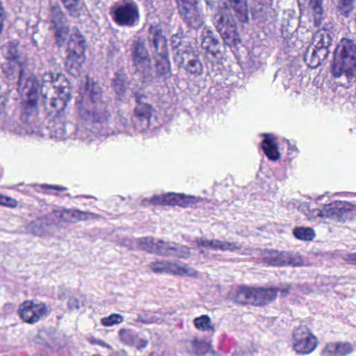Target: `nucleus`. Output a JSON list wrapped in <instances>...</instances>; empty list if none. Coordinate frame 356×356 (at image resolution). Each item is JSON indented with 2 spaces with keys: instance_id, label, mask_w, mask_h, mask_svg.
Segmentation results:
<instances>
[{
  "instance_id": "f257e3e1",
  "label": "nucleus",
  "mask_w": 356,
  "mask_h": 356,
  "mask_svg": "<svg viewBox=\"0 0 356 356\" xmlns=\"http://www.w3.org/2000/svg\"><path fill=\"white\" fill-rule=\"evenodd\" d=\"M79 94L76 103L79 117L95 124V129L99 130V126L106 124L110 118L108 105L102 99L101 87L87 79Z\"/></svg>"
},
{
  "instance_id": "f03ea898",
  "label": "nucleus",
  "mask_w": 356,
  "mask_h": 356,
  "mask_svg": "<svg viewBox=\"0 0 356 356\" xmlns=\"http://www.w3.org/2000/svg\"><path fill=\"white\" fill-rule=\"evenodd\" d=\"M335 78L345 75L348 83L356 80V44L351 40L343 38L335 49L332 65Z\"/></svg>"
},
{
  "instance_id": "7ed1b4c3",
  "label": "nucleus",
  "mask_w": 356,
  "mask_h": 356,
  "mask_svg": "<svg viewBox=\"0 0 356 356\" xmlns=\"http://www.w3.org/2000/svg\"><path fill=\"white\" fill-rule=\"evenodd\" d=\"M17 84L18 90L28 98L23 104V111L21 115V120L26 127L24 133L31 134L33 131L31 124L35 122V116L38 114L40 84L34 76L24 78L22 70Z\"/></svg>"
},
{
  "instance_id": "20e7f679",
  "label": "nucleus",
  "mask_w": 356,
  "mask_h": 356,
  "mask_svg": "<svg viewBox=\"0 0 356 356\" xmlns=\"http://www.w3.org/2000/svg\"><path fill=\"white\" fill-rule=\"evenodd\" d=\"M113 22L120 26L134 27L140 21L139 6L133 0L115 3L110 11Z\"/></svg>"
},
{
  "instance_id": "39448f33",
  "label": "nucleus",
  "mask_w": 356,
  "mask_h": 356,
  "mask_svg": "<svg viewBox=\"0 0 356 356\" xmlns=\"http://www.w3.org/2000/svg\"><path fill=\"white\" fill-rule=\"evenodd\" d=\"M354 207L355 206L348 202L334 201L325 204L322 209L313 210L312 214L315 217L345 222L352 218Z\"/></svg>"
},
{
  "instance_id": "423d86ee",
  "label": "nucleus",
  "mask_w": 356,
  "mask_h": 356,
  "mask_svg": "<svg viewBox=\"0 0 356 356\" xmlns=\"http://www.w3.org/2000/svg\"><path fill=\"white\" fill-rule=\"evenodd\" d=\"M317 345V338L307 326L300 325L293 330L292 346L297 354H310L316 348Z\"/></svg>"
},
{
  "instance_id": "0eeeda50",
  "label": "nucleus",
  "mask_w": 356,
  "mask_h": 356,
  "mask_svg": "<svg viewBox=\"0 0 356 356\" xmlns=\"http://www.w3.org/2000/svg\"><path fill=\"white\" fill-rule=\"evenodd\" d=\"M175 60L179 67H183L190 75L197 77L203 74V65L191 47H187L186 49H179Z\"/></svg>"
},
{
  "instance_id": "6e6552de",
  "label": "nucleus",
  "mask_w": 356,
  "mask_h": 356,
  "mask_svg": "<svg viewBox=\"0 0 356 356\" xmlns=\"http://www.w3.org/2000/svg\"><path fill=\"white\" fill-rule=\"evenodd\" d=\"M136 106L134 109L133 122L136 129L143 132L150 126V118L154 111L153 106L148 102L147 97L140 93L136 94Z\"/></svg>"
},
{
  "instance_id": "1a4fd4ad",
  "label": "nucleus",
  "mask_w": 356,
  "mask_h": 356,
  "mask_svg": "<svg viewBox=\"0 0 356 356\" xmlns=\"http://www.w3.org/2000/svg\"><path fill=\"white\" fill-rule=\"evenodd\" d=\"M155 273H169L175 275L196 277L197 272L187 264L179 265L168 260L156 261L149 264Z\"/></svg>"
},
{
  "instance_id": "9d476101",
  "label": "nucleus",
  "mask_w": 356,
  "mask_h": 356,
  "mask_svg": "<svg viewBox=\"0 0 356 356\" xmlns=\"http://www.w3.org/2000/svg\"><path fill=\"white\" fill-rule=\"evenodd\" d=\"M200 198L195 196H186L181 193H168L163 196L154 195L149 200H144L143 204L147 205H178L182 207H191L198 202Z\"/></svg>"
},
{
  "instance_id": "9b49d317",
  "label": "nucleus",
  "mask_w": 356,
  "mask_h": 356,
  "mask_svg": "<svg viewBox=\"0 0 356 356\" xmlns=\"http://www.w3.org/2000/svg\"><path fill=\"white\" fill-rule=\"evenodd\" d=\"M131 58L133 65L137 72L149 74L152 70L150 55L141 40H135L132 44Z\"/></svg>"
},
{
  "instance_id": "f8f14e48",
  "label": "nucleus",
  "mask_w": 356,
  "mask_h": 356,
  "mask_svg": "<svg viewBox=\"0 0 356 356\" xmlns=\"http://www.w3.org/2000/svg\"><path fill=\"white\" fill-rule=\"evenodd\" d=\"M262 258L266 264L273 266L286 265L299 266L302 264L301 258L298 254L273 250H264L262 253Z\"/></svg>"
},
{
  "instance_id": "ddd939ff",
  "label": "nucleus",
  "mask_w": 356,
  "mask_h": 356,
  "mask_svg": "<svg viewBox=\"0 0 356 356\" xmlns=\"http://www.w3.org/2000/svg\"><path fill=\"white\" fill-rule=\"evenodd\" d=\"M225 43L228 46L236 45L239 42L236 22L232 15H222L216 24Z\"/></svg>"
},
{
  "instance_id": "4468645a",
  "label": "nucleus",
  "mask_w": 356,
  "mask_h": 356,
  "mask_svg": "<svg viewBox=\"0 0 356 356\" xmlns=\"http://www.w3.org/2000/svg\"><path fill=\"white\" fill-rule=\"evenodd\" d=\"M18 313L24 321L33 324L39 321L42 316H46L48 309L43 302L34 304L32 301L26 300L19 305Z\"/></svg>"
},
{
  "instance_id": "2eb2a0df",
  "label": "nucleus",
  "mask_w": 356,
  "mask_h": 356,
  "mask_svg": "<svg viewBox=\"0 0 356 356\" xmlns=\"http://www.w3.org/2000/svg\"><path fill=\"white\" fill-rule=\"evenodd\" d=\"M201 46L206 50V59L211 60V64L218 58L220 54L219 40L214 35L213 32L207 27H204L201 33Z\"/></svg>"
},
{
  "instance_id": "dca6fc26",
  "label": "nucleus",
  "mask_w": 356,
  "mask_h": 356,
  "mask_svg": "<svg viewBox=\"0 0 356 356\" xmlns=\"http://www.w3.org/2000/svg\"><path fill=\"white\" fill-rule=\"evenodd\" d=\"M197 3H187L179 4V13L184 22L190 27L197 29L200 28L203 23V17L196 6Z\"/></svg>"
},
{
  "instance_id": "f3484780",
  "label": "nucleus",
  "mask_w": 356,
  "mask_h": 356,
  "mask_svg": "<svg viewBox=\"0 0 356 356\" xmlns=\"http://www.w3.org/2000/svg\"><path fill=\"white\" fill-rule=\"evenodd\" d=\"M195 242L197 247L208 248L213 251L234 252L241 248V245L238 243L216 238L209 240L204 238H197Z\"/></svg>"
},
{
  "instance_id": "a211bd4d",
  "label": "nucleus",
  "mask_w": 356,
  "mask_h": 356,
  "mask_svg": "<svg viewBox=\"0 0 356 356\" xmlns=\"http://www.w3.org/2000/svg\"><path fill=\"white\" fill-rule=\"evenodd\" d=\"M65 17L59 6L52 7L51 11V22L53 26L51 28L56 29L55 36L57 43L60 45V40H64L68 33V29L64 26Z\"/></svg>"
},
{
  "instance_id": "6ab92c4d",
  "label": "nucleus",
  "mask_w": 356,
  "mask_h": 356,
  "mask_svg": "<svg viewBox=\"0 0 356 356\" xmlns=\"http://www.w3.org/2000/svg\"><path fill=\"white\" fill-rule=\"evenodd\" d=\"M52 225H54V220L49 213L30 222L26 226V230L35 236H42Z\"/></svg>"
},
{
  "instance_id": "aec40b11",
  "label": "nucleus",
  "mask_w": 356,
  "mask_h": 356,
  "mask_svg": "<svg viewBox=\"0 0 356 356\" xmlns=\"http://www.w3.org/2000/svg\"><path fill=\"white\" fill-rule=\"evenodd\" d=\"M150 46L155 49L156 56L168 54L167 40L161 30H152L149 35Z\"/></svg>"
},
{
  "instance_id": "412c9836",
  "label": "nucleus",
  "mask_w": 356,
  "mask_h": 356,
  "mask_svg": "<svg viewBox=\"0 0 356 356\" xmlns=\"http://www.w3.org/2000/svg\"><path fill=\"white\" fill-rule=\"evenodd\" d=\"M261 147L266 156L272 161H277L280 159V153L277 150V143L275 137L271 134H265L264 139L261 143Z\"/></svg>"
},
{
  "instance_id": "4be33fe9",
  "label": "nucleus",
  "mask_w": 356,
  "mask_h": 356,
  "mask_svg": "<svg viewBox=\"0 0 356 356\" xmlns=\"http://www.w3.org/2000/svg\"><path fill=\"white\" fill-rule=\"evenodd\" d=\"M85 62L84 52L69 51L66 65L74 75L79 74L83 63Z\"/></svg>"
},
{
  "instance_id": "5701e85b",
  "label": "nucleus",
  "mask_w": 356,
  "mask_h": 356,
  "mask_svg": "<svg viewBox=\"0 0 356 356\" xmlns=\"http://www.w3.org/2000/svg\"><path fill=\"white\" fill-rule=\"evenodd\" d=\"M277 291L275 288L254 289L255 305L266 304L276 298Z\"/></svg>"
},
{
  "instance_id": "b1692460",
  "label": "nucleus",
  "mask_w": 356,
  "mask_h": 356,
  "mask_svg": "<svg viewBox=\"0 0 356 356\" xmlns=\"http://www.w3.org/2000/svg\"><path fill=\"white\" fill-rule=\"evenodd\" d=\"M193 324L197 330L207 332L209 334L213 335L216 332V327L211 318L207 314L195 318Z\"/></svg>"
},
{
  "instance_id": "393cba45",
  "label": "nucleus",
  "mask_w": 356,
  "mask_h": 356,
  "mask_svg": "<svg viewBox=\"0 0 356 356\" xmlns=\"http://www.w3.org/2000/svg\"><path fill=\"white\" fill-rule=\"evenodd\" d=\"M86 47V41L84 36L79 30H73L70 35V40L68 43V50L84 52Z\"/></svg>"
},
{
  "instance_id": "a878e982",
  "label": "nucleus",
  "mask_w": 356,
  "mask_h": 356,
  "mask_svg": "<svg viewBox=\"0 0 356 356\" xmlns=\"http://www.w3.org/2000/svg\"><path fill=\"white\" fill-rule=\"evenodd\" d=\"M229 6L234 10L239 21L248 22L249 17L247 0H229Z\"/></svg>"
},
{
  "instance_id": "bb28decb",
  "label": "nucleus",
  "mask_w": 356,
  "mask_h": 356,
  "mask_svg": "<svg viewBox=\"0 0 356 356\" xmlns=\"http://www.w3.org/2000/svg\"><path fill=\"white\" fill-rule=\"evenodd\" d=\"M235 300L240 304L255 305L254 289L240 287L236 291Z\"/></svg>"
},
{
  "instance_id": "cd10ccee",
  "label": "nucleus",
  "mask_w": 356,
  "mask_h": 356,
  "mask_svg": "<svg viewBox=\"0 0 356 356\" xmlns=\"http://www.w3.org/2000/svg\"><path fill=\"white\" fill-rule=\"evenodd\" d=\"M186 347L188 353L195 355H204L209 351L210 346L202 340L195 339L187 341L186 342Z\"/></svg>"
},
{
  "instance_id": "c85d7f7f",
  "label": "nucleus",
  "mask_w": 356,
  "mask_h": 356,
  "mask_svg": "<svg viewBox=\"0 0 356 356\" xmlns=\"http://www.w3.org/2000/svg\"><path fill=\"white\" fill-rule=\"evenodd\" d=\"M156 69L157 75L159 76H168L170 74V63L168 59V54L155 56Z\"/></svg>"
},
{
  "instance_id": "c756f323",
  "label": "nucleus",
  "mask_w": 356,
  "mask_h": 356,
  "mask_svg": "<svg viewBox=\"0 0 356 356\" xmlns=\"http://www.w3.org/2000/svg\"><path fill=\"white\" fill-rule=\"evenodd\" d=\"M70 14L74 17H79L84 11V3L81 0H61Z\"/></svg>"
},
{
  "instance_id": "7c9ffc66",
  "label": "nucleus",
  "mask_w": 356,
  "mask_h": 356,
  "mask_svg": "<svg viewBox=\"0 0 356 356\" xmlns=\"http://www.w3.org/2000/svg\"><path fill=\"white\" fill-rule=\"evenodd\" d=\"M313 44L316 48H328L331 44V38L326 31H318L313 36Z\"/></svg>"
},
{
  "instance_id": "2f4dec72",
  "label": "nucleus",
  "mask_w": 356,
  "mask_h": 356,
  "mask_svg": "<svg viewBox=\"0 0 356 356\" xmlns=\"http://www.w3.org/2000/svg\"><path fill=\"white\" fill-rule=\"evenodd\" d=\"M134 244L138 245V248L146 251L148 253L154 254L156 242L150 236L142 237L134 239Z\"/></svg>"
},
{
  "instance_id": "473e14b6",
  "label": "nucleus",
  "mask_w": 356,
  "mask_h": 356,
  "mask_svg": "<svg viewBox=\"0 0 356 356\" xmlns=\"http://www.w3.org/2000/svg\"><path fill=\"white\" fill-rule=\"evenodd\" d=\"M19 42L16 40L9 42L1 47L4 57L8 60H15L19 58L17 47Z\"/></svg>"
},
{
  "instance_id": "72a5a7b5",
  "label": "nucleus",
  "mask_w": 356,
  "mask_h": 356,
  "mask_svg": "<svg viewBox=\"0 0 356 356\" xmlns=\"http://www.w3.org/2000/svg\"><path fill=\"white\" fill-rule=\"evenodd\" d=\"M38 187L40 188H53L58 191H63L65 190V188L60 186H49V185H24V184H19L13 187V188H15L19 192L31 195L35 191H38Z\"/></svg>"
},
{
  "instance_id": "f704fd0d",
  "label": "nucleus",
  "mask_w": 356,
  "mask_h": 356,
  "mask_svg": "<svg viewBox=\"0 0 356 356\" xmlns=\"http://www.w3.org/2000/svg\"><path fill=\"white\" fill-rule=\"evenodd\" d=\"M174 243L163 240L157 241L154 254L164 257H172V250H175Z\"/></svg>"
},
{
  "instance_id": "c9c22d12",
  "label": "nucleus",
  "mask_w": 356,
  "mask_h": 356,
  "mask_svg": "<svg viewBox=\"0 0 356 356\" xmlns=\"http://www.w3.org/2000/svg\"><path fill=\"white\" fill-rule=\"evenodd\" d=\"M293 234L296 238L302 241H312L315 237V232L311 227H295Z\"/></svg>"
},
{
  "instance_id": "e433bc0d",
  "label": "nucleus",
  "mask_w": 356,
  "mask_h": 356,
  "mask_svg": "<svg viewBox=\"0 0 356 356\" xmlns=\"http://www.w3.org/2000/svg\"><path fill=\"white\" fill-rule=\"evenodd\" d=\"M138 334L131 329H121L119 331L120 341L124 343L133 346L136 343Z\"/></svg>"
},
{
  "instance_id": "4c0bfd02",
  "label": "nucleus",
  "mask_w": 356,
  "mask_h": 356,
  "mask_svg": "<svg viewBox=\"0 0 356 356\" xmlns=\"http://www.w3.org/2000/svg\"><path fill=\"white\" fill-rule=\"evenodd\" d=\"M309 6L314 11L315 24L319 26L322 21L323 9L322 8L323 0H309Z\"/></svg>"
},
{
  "instance_id": "58836bf2",
  "label": "nucleus",
  "mask_w": 356,
  "mask_h": 356,
  "mask_svg": "<svg viewBox=\"0 0 356 356\" xmlns=\"http://www.w3.org/2000/svg\"><path fill=\"white\" fill-rule=\"evenodd\" d=\"M54 220V225L62 222H70V209L54 210L50 213Z\"/></svg>"
},
{
  "instance_id": "ea45409f",
  "label": "nucleus",
  "mask_w": 356,
  "mask_h": 356,
  "mask_svg": "<svg viewBox=\"0 0 356 356\" xmlns=\"http://www.w3.org/2000/svg\"><path fill=\"white\" fill-rule=\"evenodd\" d=\"M124 321V316L120 314H112L101 319V323L105 327H111L120 324Z\"/></svg>"
},
{
  "instance_id": "a19ab883",
  "label": "nucleus",
  "mask_w": 356,
  "mask_h": 356,
  "mask_svg": "<svg viewBox=\"0 0 356 356\" xmlns=\"http://www.w3.org/2000/svg\"><path fill=\"white\" fill-rule=\"evenodd\" d=\"M175 250H172V257L181 259H188L191 255V248L185 245H178L174 243Z\"/></svg>"
},
{
  "instance_id": "79ce46f5",
  "label": "nucleus",
  "mask_w": 356,
  "mask_h": 356,
  "mask_svg": "<svg viewBox=\"0 0 356 356\" xmlns=\"http://www.w3.org/2000/svg\"><path fill=\"white\" fill-rule=\"evenodd\" d=\"M93 213L81 211L76 209H70V222H76L81 220H87L89 216H93Z\"/></svg>"
},
{
  "instance_id": "37998d69",
  "label": "nucleus",
  "mask_w": 356,
  "mask_h": 356,
  "mask_svg": "<svg viewBox=\"0 0 356 356\" xmlns=\"http://www.w3.org/2000/svg\"><path fill=\"white\" fill-rule=\"evenodd\" d=\"M338 8L341 15L348 17L353 9V0H340Z\"/></svg>"
},
{
  "instance_id": "c03bdc74",
  "label": "nucleus",
  "mask_w": 356,
  "mask_h": 356,
  "mask_svg": "<svg viewBox=\"0 0 356 356\" xmlns=\"http://www.w3.org/2000/svg\"><path fill=\"white\" fill-rule=\"evenodd\" d=\"M84 297L82 296H72L68 301V307L70 310H79L84 305Z\"/></svg>"
},
{
  "instance_id": "a18cd8bd",
  "label": "nucleus",
  "mask_w": 356,
  "mask_h": 356,
  "mask_svg": "<svg viewBox=\"0 0 356 356\" xmlns=\"http://www.w3.org/2000/svg\"><path fill=\"white\" fill-rule=\"evenodd\" d=\"M66 106V102L65 97H58L55 96L50 97V108L51 110L54 109L58 111V109H63Z\"/></svg>"
},
{
  "instance_id": "49530a36",
  "label": "nucleus",
  "mask_w": 356,
  "mask_h": 356,
  "mask_svg": "<svg viewBox=\"0 0 356 356\" xmlns=\"http://www.w3.org/2000/svg\"><path fill=\"white\" fill-rule=\"evenodd\" d=\"M335 343L337 344L339 356H346L352 353L353 350V347L350 343L337 342Z\"/></svg>"
},
{
  "instance_id": "de8ad7c7",
  "label": "nucleus",
  "mask_w": 356,
  "mask_h": 356,
  "mask_svg": "<svg viewBox=\"0 0 356 356\" xmlns=\"http://www.w3.org/2000/svg\"><path fill=\"white\" fill-rule=\"evenodd\" d=\"M0 205L14 209L18 206V202L11 197L0 194Z\"/></svg>"
},
{
  "instance_id": "09e8293b",
  "label": "nucleus",
  "mask_w": 356,
  "mask_h": 356,
  "mask_svg": "<svg viewBox=\"0 0 356 356\" xmlns=\"http://www.w3.org/2000/svg\"><path fill=\"white\" fill-rule=\"evenodd\" d=\"M296 30V28L291 24L289 19H284L281 29L282 35L284 38H288Z\"/></svg>"
},
{
  "instance_id": "8fccbe9b",
  "label": "nucleus",
  "mask_w": 356,
  "mask_h": 356,
  "mask_svg": "<svg viewBox=\"0 0 356 356\" xmlns=\"http://www.w3.org/2000/svg\"><path fill=\"white\" fill-rule=\"evenodd\" d=\"M64 76L60 73H54L51 71L44 73L42 80L44 83H54Z\"/></svg>"
},
{
  "instance_id": "3c124183",
  "label": "nucleus",
  "mask_w": 356,
  "mask_h": 356,
  "mask_svg": "<svg viewBox=\"0 0 356 356\" xmlns=\"http://www.w3.org/2000/svg\"><path fill=\"white\" fill-rule=\"evenodd\" d=\"M322 356H339L337 344L335 343L327 344L322 351Z\"/></svg>"
},
{
  "instance_id": "603ef678",
  "label": "nucleus",
  "mask_w": 356,
  "mask_h": 356,
  "mask_svg": "<svg viewBox=\"0 0 356 356\" xmlns=\"http://www.w3.org/2000/svg\"><path fill=\"white\" fill-rule=\"evenodd\" d=\"M117 120V124H118V133H128V120L127 118L122 117V116H118V118L116 119Z\"/></svg>"
},
{
  "instance_id": "864d4df0",
  "label": "nucleus",
  "mask_w": 356,
  "mask_h": 356,
  "mask_svg": "<svg viewBox=\"0 0 356 356\" xmlns=\"http://www.w3.org/2000/svg\"><path fill=\"white\" fill-rule=\"evenodd\" d=\"M49 93L45 92L44 91V86H42L41 94H39V100L40 103L44 106L46 110H49L50 112H54V111H51L50 108V97L48 96Z\"/></svg>"
},
{
  "instance_id": "5fc2aeb1",
  "label": "nucleus",
  "mask_w": 356,
  "mask_h": 356,
  "mask_svg": "<svg viewBox=\"0 0 356 356\" xmlns=\"http://www.w3.org/2000/svg\"><path fill=\"white\" fill-rule=\"evenodd\" d=\"M284 75L286 77V79L283 80V85L285 88H289L291 86V74L288 73L286 70H279L275 74V77H283Z\"/></svg>"
},
{
  "instance_id": "6e6d98bb",
  "label": "nucleus",
  "mask_w": 356,
  "mask_h": 356,
  "mask_svg": "<svg viewBox=\"0 0 356 356\" xmlns=\"http://www.w3.org/2000/svg\"><path fill=\"white\" fill-rule=\"evenodd\" d=\"M184 42V39L179 34H174L171 38V44L174 49H183L180 48Z\"/></svg>"
},
{
  "instance_id": "4d7b16f0",
  "label": "nucleus",
  "mask_w": 356,
  "mask_h": 356,
  "mask_svg": "<svg viewBox=\"0 0 356 356\" xmlns=\"http://www.w3.org/2000/svg\"><path fill=\"white\" fill-rule=\"evenodd\" d=\"M321 64V61L320 60V57L318 54H317L316 50L314 49L311 55L310 61L309 63V66L311 68H316Z\"/></svg>"
},
{
  "instance_id": "13d9d810",
  "label": "nucleus",
  "mask_w": 356,
  "mask_h": 356,
  "mask_svg": "<svg viewBox=\"0 0 356 356\" xmlns=\"http://www.w3.org/2000/svg\"><path fill=\"white\" fill-rule=\"evenodd\" d=\"M126 80V74L122 70H118L115 73V77L113 81V84L124 83Z\"/></svg>"
},
{
  "instance_id": "bf43d9fd",
  "label": "nucleus",
  "mask_w": 356,
  "mask_h": 356,
  "mask_svg": "<svg viewBox=\"0 0 356 356\" xmlns=\"http://www.w3.org/2000/svg\"><path fill=\"white\" fill-rule=\"evenodd\" d=\"M7 97L5 95H0V121L5 117L3 111L7 104ZM0 124H1V122H0Z\"/></svg>"
},
{
  "instance_id": "052dcab7",
  "label": "nucleus",
  "mask_w": 356,
  "mask_h": 356,
  "mask_svg": "<svg viewBox=\"0 0 356 356\" xmlns=\"http://www.w3.org/2000/svg\"><path fill=\"white\" fill-rule=\"evenodd\" d=\"M275 289L277 291V293L280 292L282 296L285 297L289 293L290 291L292 289V286L288 284H282L280 287Z\"/></svg>"
},
{
  "instance_id": "680f3d73",
  "label": "nucleus",
  "mask_w": 356,
  "mask_h": 356,
  "mask_svg": "<svg viewBox=\"0 0 356 356\" xmlns=\"http://www.w3.org/2000/svg\"><path fill=\"white\" fill-rule=\"evenodd\" d=\"M2 69L3 72L8 76L10 79H13V76L15 74V70L13 67H10V63L3 64Z\"/></svg>"
},
{
  "instance_id": "e2e57ef3",
  "label": "nucleus",
  "mask_w": 356,
  "mask_h": 356,
  "mask_svg": "<svg viewBox=\"0 0 356 356\" xmlns=\"http://www.w3.org/2000/svg\"><path fill=\"white\" fill-rule=\"evenodd\" d=\"M314 49L316 50L317 54H318L321 62L327 58L328 54H329L328 48H316V47H314Z\"/></svg>"
},
{
  "instance_id": "0e129e2a",
  "label": "nucleus",
  "mask_w": 356,
  "mask_h": 356,
  "mask_svg": "<svg viewBox=\"0 0 356 356\" xmlns=\"http://www.w3.org/2000/svg\"><path fill=\"white\" fill-rule=\"evenodd\" d=\"M343 259L350 264L356 265V252L344 254Z\"/></svg>"
},
{
  "instance_id": "69168bd1",
  "label": "nucleus",
  "mask_w": 356,
  "mask_h": 356,
  "mask_svg": "<svg viewBox=\"0 0 356 356\" xmlns=\"http://www.w3.org/2000/svg\"><path fill=\"white\" fill-rule=\"evenodd\" d=\"M138 321H140L144 323L149 324V323H158L160 321V319L158 318L157 317H156L155 316H152L150 317L144 318L142 316L139 315Z\"/></svg>"
},
{
  "instance_id": "338daca9",
  "label": "nucleus",
  "mask_w": 356,
  "mask_h": 356,
  "mask_svg": "<svg viewBox=\"0 0 356 356\" xmlns=\"http://www.w3.org/2000/svg\"><path fill=\"white\" fill-rule=\"evenodd\" d=\"M2 129H5V130H8L9 131L16 132L19 134H24V132H22L21 130H18L17 128L14 125V124H10V123L8 124H5L2 125Z\"/></svg>"
},
{
  "instance_id": "774afa93",
  "label": "nucleus",
  "mask_w": 356,
  "mask_h": 356,
  "mask_svg": "<svg viewBox=\"0 0 356 356\" xmlns=\"http://www.w3.org/2000/svg\"><path fill=\"white\" fill-rule=\"evenodd\" d=\"M148 341L145 339L137 337L136 343L133 346L136 347L138 349H142L147 347Z\"/></svg>"
}]
</instances>
